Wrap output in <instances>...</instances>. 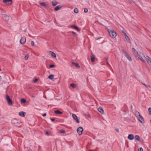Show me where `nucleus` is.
I'll return each instance as SVG.
<instances>
[{
    "instance_id": "f257e3e1",
    "label": "nucleus",
    "mask_w": 151,
    "mask_h": 151,
    "mask_svg": "<svg viewBox=\"0 0 151 151\" xmlns=\"http://www.w3.org/2000/svg\"><path fill=\"white\" fill-rule=\"evenodd\" d=\"M134 55L136 57H138L142 62L145 63V61L143 59V57H145V55L142 54L139 55L137 51L133 52Z\"/></svg>"
},
{
    "instance_id": "f03ea898",
    "label": "nucleus",
    "mask_w": 151,
    "mask_h": 151,
    "mask_svg": "<svg viewBox=\"0 0 151 151\" xmlns=\"http://www.w3.org/2000/svg\"><path fill=\"white\" fill-rule=\"evenodd\" d=\"M11 122L12 124L18 126H19L21 123L20 121L16 119H12L11 121Z\"/></svg>"
},
{
    "instance_id": "7ed1b4c3",
    "label": "nucleus",
    "mask_w": 151,
    "mask_h": 151,
    "mask_svg": "<svg viewBox=\"0 0 151 151\" xmlns=\"http://www.w3.org/2000/svg\"><path fill=\"white\" fill-rule=\"evenodd\" d=\"M108 32L109 33L110 36L113 38H114L116 37V32L113 30H108Z\"/></svg>"
},
{
    "instance_id": "20e7f679",
    "label": "nucleus",
    "mask_w": 151,
    "mask_h": 151,
    "mask_svg": "<svg viewBox=\"0 0 151 151\" xmlns=\"http://www.w3.org/2000/svg\"><path fill=\"white\" fill-rule=\"evenodd\" d=\"M123 51L126 57L129 60L131 61L132 60V59L130 55L126 51L124 50H123Z\"/></svg>"
},
{
    "instance_id": "39448f33",
    "label": "nucleus",
    "mask_w": 151,
    "mask_h": 151,
    "mask_svg": "<svg viewBox=\"0 0 151 151\" xmlns=\"http://www.w3.org/2000/svg\"><path fill=\"white\" fill-rule=\"evenodd\" d=\"M6 98L8 104L10 105H12V102L9 96L8 95H6Z\"/></svg>"
},
{
    "instance_id": "423d86ee",
    "label": "nucleus",
    "mask_w": 151,
    "mask_h": 151,
    "mask_svg": "<svg viewBox=\"0 0 151 151\" xmlns=\"http://www.w3.org/2000/svg\"><path fill=\"white\" fill-rule=\"evenodd\" d=\"M143 58H145L149 64L150 65H151V58H150L148 56H145V57H143Z\"/></svg>"
},
{
    "instance_id": "0eeeda50",
    "label": "nucleus",
    "mask_w": 151,
    "mask_h": 151,
    "mask_svg": "<svg viewBox=\"0 0 151 151\" xmlns=\"http://www.w3.org/2000/svg\"><path fill=\"white\" fill-rule=\"evenodd\" d=\"M137 120L140 122L142 124H144L145 121L143 117L141 116H140L137 117Z\"/></svg>"
},
{
    "instance_id": "6e6552de",
    "label": "nucleus",
    "mask_w": 151,
    "mask_h": 151,
    "mask_svg": "<svg viewBox=\"0 0 151 151\" xmlns=\"http://www.w3.org/2000/svg\"><path fill=\"white\" fill-rule=\"evenodd\" d=\"M72 117L77 123H79L80 122L78 119V117L76 115L74 114H72Z\"/></svg>"
},
{
    "instance_id": "1a4fd4ad",
    "label": "nucleus",
    "mask_w": 151,
    "mask_h": 151,
    "mask_svg": "<svg viewBox=\"0 0 151 151\" xmlns=\"http://www.w3.org/2000/svg\"><path fill=\"white\" fill-rule=\"evenodd\" d=\"M26 38L25 37H23L21 38L20 40V43L22 45H24L26 42Z\"/></svg>"
},
{
    "instance_id": "9d476101",
    "label": "nucleus",
    "mask_w": 151,
    "mask_h": 151,
    "mask_svg": "<svg viewBox=\"0 0 151 151\" xmlns=\"http://www.w3.org/2000/svg\"><path fill=\"white\" fill-rule=\"evenodd\" d=\"M3 2L7 4L10 5L12 3V0H3Z\"/></svg>"
},
{
    "instance_id": "9b49d317",
    "label": "nucleus",
    "mask_w": 151,
    "mask_h": 151,
    "mask_svg": "<svg viewBox=\"0 0 151 151\" xmlns=\"http://www.w3.org/2000/svg\"><path fill=\"white\" fill-rule=\"evenodd\" d=\"M48 53H50L51 56L54 58H55L56 57V54L53 52L51 51H48L47 52Z\"/></svg>"
},
{
    "instance_id": "f8f14e48",
    "label": "nucleus",
    "mask_w": 151,
    "mask_h": 151,
    "mask_svg": "<svg viewBox=\"0 0 151 151\" xmlns=\"http://www.w3.org/2000/svg\"><path fill=\"white\" fill-rule=\"evenodd\" d=\"M128 138L131 140L133 139L134 138V136L132 134H130L129 135Z\"/></svg>"
},
{
    "instance_id": "ddd939ff",
    "label": "nucleus",
    "mask_w": 151,
    "mask_h": 151,
    "mask_svg": "<svg viewBox=\"0 0 151 151\" xmlns=\"http://www.w3.org/2000/svg\"><path fill=\"white\" fill-rule=\"evenodd\" d=\"M98 110L102 114H104V111L102 107H100L98 109Z\"/></svg>"
},
{
    "instance_id": "4468645a",
    "label": "nucleus",
    "mask_w": 151,
    "mask_h": 151,
    "mask_svg": "<svg viewBox=\"0 0 151 151\" xmlns=\"http://www.w3.org/2000/svg\"><path fill=\"white\" fill-rule=\"evenodd\" d=\"M134 114L136 118L141 115L137 111H134Z\"/></svg>"
},
{
    "instance_id": "2eb2a0df",
    "label": "nucleus",
    "mask_w": 151,
    "mask_h": 151,
    "mask_svg": "<svg viewBox=\"0 0 151 151\" xmlns=\"http://www.w3.org/2000/svg\"><path fill=\"white\" fill-rule=\"evenodd\" d=\"M83 131V128L81 127H78L77 129V132H82Z\"/></svg>"
},
{
    "instance_id": "dca6fc26",
    "label": "nucleus",
    "mask_w": 151,
    "mask_h": 151,
    "mask_svg": "<svg viewBox=\"0 0 151 151\" xmlns=\"http://www.w3.org/2000/svg\"><path fill=\"white\" fill-rule=\"evenodd\" d=\"M70 27L72 28H73L76 29L78 31H79L80 30L78 28V27L75 25H72L70 26Z\"/></svg>"
},
{
    "instance_id": "f3484780",
    "label": "nucleus",
    "mask_w": 151,
    "mask_h": 151,
    "mask_svg": "<svg viewBox=\"0 0 151 151\" xmlns=\"http://www.w3.org/2000/svg\"><path fill=\"white\" fill-rule=\"evenodd\" d=\"M72 63L77 68H79L80 67V66L78 63H76L74 62H72Z\"/></svg>"
},
{
    "instance_id": "a211bd4d",
    "label": "nucleus",
    "mask_w": 151,
    "mask_h": 151,
    "mask_svg": "<svg viewBox=\"0 0 151 151\" xmlns=\"http://www.w3.org/2000/svg\"><path fill=\"white\" fill-rule=\"evenodd\" d=\"M55 113L56 114H62L63 113L58 110L55 111H54Z\"/></svg>"
},
{
    "instance_id": "6ab92c4d",
    "label": "nucleus",
    "mask_w": 151,
    "mask_h": 151,
    "mask_svg": "<svg viewBox=\"0 0 151 151\" xmlns=\"http://www.w3.org/2000/svg\"><path fill=\"white\" fill-rule=\"evenodd\" d=\"M62 7V6H56L55 8V10L56 11H57L59 10Z\"/></svg>"
},
{
    "instance_id": "aec40b11",
    "label": "nucleus",
    "mask_w": 151,
    "mask_h": 151,
    "mask_svg": "<svg viewBox=\"0 0 151 151\" xmlns=\"http://www.w3.org/2000/svg\"><path fill=\"white\" fill-rule=\"evenodd\" d=\"M24 113L23 111H21L19 112V114L22 117H24Z\"/></svg>"
},
{
    "instance_id": "412c9836",
    "label": "nucleus",
    "mask_w": 151,
    "mask_h": 151,
    "mask_svg": "<svg viewBox=\"0 0 151 151\" xmlns=\"http://www.w3.org/2000/svg\"><path fill=\"white\" fill-rule=\"evenodd\" d=\"M125 39L127 40V42H130V40L129 37L127 36V35L125 36Z\"/></svg>"
},
{
    "instance_id": "4be33fe9",
    "label": "nucleus",
    "mask_w": 151,
    "mask_h": 151,
    "mask_svg": "<svg viewBox=\"0 0 151 151\" xmlns=\"http://www.w3.org/2000/svg\"><path fill=\"white\" fill-rule=\"evenodd\" d=\"M48 78H49V79H50L52 80V79H53L54 78V76L53 75L51 74V75H49L48 76Z\"/></svg>"
},
{
    "instance_id": "5701e85b",
    "label": "nucleus",
    "mask_w": 151,
    "mask_h": 151,
    "mask_svg": "<svg viewBox=\"0 0 151 151\" xmlns=\"http://www.w3.org/2000/svg\"><path fill=\"white\" fill-rule=\"evenodd\" d=\"M58 3L56 1L54 0L52 1V5L53 6H55Z\"/></svg>"
},
{
    "instance_id": "b1692460",
    "label": "nucleus",
    "mask_w": 151,
    "mask_h": 151,
    "mask_svg": "<svg viewBox=\"0 0 151 151\" xmlns=\"http://www.w3.org/2000/svg\"><path fill=\"white\" fill-rule=\"evenodd\" d=\"M4 17H5V20L6 21H8L9 20V16L6 15V16H4Z\"/></svg>"
},
{
    "instance_id": "393cba45",
    "label": "nucleus",
    "mask_w": 151,
    "mask_h": 151,
    "mask_svg": "<svg viewBox=\"0 0 151 151\" xmlns=\"http://www.w3.org/2000/svg\"><path fill=\"white\" fill-rule=\"evenodd\" d=\"M135 138L136 140L138 141H139V137L138 135H136L135 137Z\"/></svg>"
},
{
    "instance_id": "a878e982",
    "label": "nucleus",
    "mask_w": 151,
    "mask_h": 151,
    "mask_svg": "<svg viewBox=\"0 0 151 151\" xmlns=\"http://www.w3.org/2000/svg\"><path fill=\"white\" fill-rule=\"evenodd\" d=\"M21 102L24 104H25L26 102V101L25 99H21Z\"/></svg>"
},
{
    "instance_id": "bb28decb",
    "label": "nucleus",
    "mask_w": 151,
    "mask_h": 151,
    "mask_svg": "<svg viewBox=\"0 0 151 151\" xmlns=\"http://www.w3.org/2000/svg\"><path fill=\"white\" fill-rule=\"evenodd\" d=\"M40 5L42 6H46V3L44 2H41L40 4Z\"/></svg>"
},
{
    "instance_id": "cd10ccee",
    "label": "nucleus",
    "mask_w": 151,
    "mask_h": 151,
    "mask_svg": "<svg viewBox=\"0 0 151 151\" xmlns=\"http://www.w3.org/2000/svg\"><path fill=\"white\" fill-rule=\"evenodd\" d=\"M70 86L72 87L73 88H75L76 87V85L73 83L71 84H70Z\"/></svg>"
},
{
    "instance_id": "c85d7f7f",
    "label": "nucleus",
    "mask_w": 151,
    "mask_h": 151,
    "mask_svg": "<svg viewBox=\"0 0 151 151\" xmlns=\"http://www.w3.org/2000/svg\"><path fill=\"white\" fill-rule=\"evenodd\" d=\"M29 55L28 54L26 55L24 57V59L25 60H27L28 58H29Z\"/></svg>"
},
{
    "instance_id": "c756f323",
    "label": "nucleus",
    "mask_w": 151,
    "mask_h": 151,
    "mask_svg": "<svg viewBox=\"0 0 151 151\" xmlns=\"http://www.w3.org/2000/svg\"><path fill=\"white\" fill-rule=\"evenodd\" d=\"M74 12L75 13H77L78 12V9L76 8L74 9Z\"/></svg>"
},
{
    "instance_id": "7c9ffc66",
    "label": "nucleus",
    "mask_w": 151,
    "mask_h": 151,
    "mask_svg": "<svg viewBox=\"0 0 151 151\" xmlns=\"http://www.w3.org/2000/svg\"><path fill=\"white\" fill-rule=\"evenodd\" d=\"M95 58L94 57L91 56V60L92 62L94 61Z\"/></svg>"
},
{
    "instance_id": "2f4dec72",
    "label": "nucleus",
    "mask_w": 151,
    "mask_h": 151,
    "mask_svg": "<svg viewBox=\"0 0 151 151\" xmlns=\"http://www.w3.org/2000/svg\"><path fill=\"white\" fill-rule=\"evenodd\" d=\"M143 84L146 87H147V88H150V86L149 85H146V84H145V83H143Z\"/></svg>"
},
{
    "instance_id": "473e14b6",
    "label": "nucleus",
    "mask_w": 151,
    "mask_h": 151,
    "mask_svg": "<svg viewBox=\"0 0 151 151\" xmlns=\"http://www.w3.org/2000/svg\"><path fill=\"white\" fill-rule=\"evenodd\" d=\"M149 114L151 115V108H149L148 109Z\"/></svg>"
},
{
    "instance_id": "72a5a7b5",
    "label": "nucleus",
    "mask_w": 151,
    "mask_h": 151,
    "mask_svg": "<svg viewBox=\"0 0 151 151\" xmlns=\"http://www.w3.org/2000/svg\"><path fill=\"white\" fill-rule=\"evenodd\" d=\"M72 33L75 36L77 37L78 36V35L76 32L73 31H72Z\"/></svg>"
},
{
    "instance_id": "f704fd0d",
    "label": "nucleus",
    "mask_w": 151,
    "mask_h": 151,
    "mask_svg": "<svg viewBox=\"0 0 151 151\" xmlns=\"http://www.w3.org/2000/svg\"><path fill=\"white\" fill-rule=\"evenodd\" d=\"M45 135L47 136L51 135V133H45Z\"/></svg>"
},
{
    "instance_id": "c9c22d12",
    "label": "nucleus",
    "mask_w": 151,
    "mask_h": 151,
    "mask_svg": "<svg viewBox=\"0 0 151 151\" xmlns=\"http://www.w3.org/2000/svg\"><path fill=\"white\" fill-rule=\"evenodd\" d=\"M38 79L37 78H36L34 80V82L35 83H36V82H37V81H38Z\"/></svg>"
},
{
    "instance_id": "e433bc0d",
    "label": "nucleus",
    "mask_w": 151,
    "mask_h": 151,
    "mask_svg": "<svg viewBox=\"0 0 151 151\" xmlns=\"http://www.w3.org/2000/svg\"><path fill=\"white\" fill-rule=\"evenodd\" d=\"M31 44L32 46H34V45L35 44H34V41H31Z\"/></svg>"
},
{
    "instance_id": "4c0bfd02",
    "label": "nucleus",
    "mask_w": 151,
    "mask_h": 151,
    "mask_svg": "<svg viewBox=\"0 0 151 151\" xmlns=\"http://www.w3.org/2000/svg\"><path fill=\"white\" fill-rule=\"evenodd\" d=\"M55 66L54 65H51L50 66V68H52L54 67Z\"/></svg>"
},
{
    "instance_id": "58836bf2",
    "label": "nucleus",
    "mask_w": 151,
    "mask_h": 151,
    "mask_svg": "<svg viewBox=\"0 0 151 151\" xmlns=\"http://www.w3.org/2000/svg\"><path fill=\"white\" fill-rule=\"evenodd\" d=\"M88 11V10L87 9L85 8L84 9V12L85 13H87Z\"/></svg>"
},
{
    "instance_id": "ea45409f",
    "label": "nucleus",
    "mask_w": 151,
    "mask_h": 151,
    "mask_svg": "<svg viewBox=\"0 0 151 151\" xmlns=\"http://www.w3.org/2000/svg\"><path fill=\"white\" fill-rule=\"evenodd\" d=\"M60 132H65V131L63 129H61L60 130Z\"/></svg>"
},
{
    "instance_id": "a19ab883",
    "label": "nucleus",
    "mask_w": 151,
    "mask_h": 151,
    "mask_svg": "<svg viewBox=\"0 0 151 151\" xmlns=\"http://www.w3.org/2000/svg\"><path fill=\"white\" fill-rule=\"evenodd\" d=\"M138 151H143V149L142 147L140 148L139 150Z\"/></svg>"
},
{
    "instance_id": "79ce46f5",
    "label": "nucleus",
    "mask_w": 151,
    "mask_h": 151,
    "mask_svg": "<svg viewBox=\"0 0 151 151\" xmlns=\"http://www.w3.org/2000/svg\"><path fill=\"white\" fill-rule=\"evenodd\" d=\"M132 51L133 52H135V51H136V50L133 47L132 48Z\"/></svg>"
},
{
    "instance_id": "37998d69",
    "label": "nucleus",
    "mask_w": 151,
    "mask_h": 151,
    "mask_svg": "<svg viewBox=\"0 0 151 151\" xmlns=\"http://www.w3.org/2000/svg\"><path fill=\"white\" fill-rule=\"evenodd\" d=\"M46 113H44L43 114H42V116L44 117L45 116H46Z\"/></svg>"
},
{
    "instance_id": "c03bdc74",
    "label": "nucleus",
    "mask_w": 151,
    "mask_h": 151,
    "mask_svg": "<svg viewBox=\"0 0 151 151\" xmlns=\"http://www.w3.org/2000/svg\"><path fill=\"white\" fill-rule=\"evenodd\" d=\"M122 32L124 35V36H125L126 35H127L126 33L124 32V31H122Z\"/></svg>"
},
{
    "instance_id": "a18cd8bd",
    "label": "nucleus",
    "mask_w": 151,
    "mask_h": 151,
    "mask_svg": "<svg viewBox=\"0 0 151 151\" xmlns=\"http://www.w3.org/2000/svg\"><path fill=\"white\" fill-rule=\"evenodd\" d=\"M115 130L116 131V132H118L119 131V130L118 129V128L115 129Z\"/></svg>"
},
{
    "instance_id": "49530a36",
    "label": "nucleus",
    "mask_w": 151,
    "mask_h": 151,
    "mask_svg": "<svg viewBox=\"0 0 151 151\" xmlns=\"http://www.w3.org/2000/svg\"><path fill=\"white\" fill-rule=\"evenodd\" d=\"M51 120L52 122H54L55 121V119L54 118H52L51 119Z\"/></svg>"
},
{
    "instance_id": "de8ad7c7",
    "label": "nucleus",
    "mask_w": 151,
    "mask_h": 151,
    "mask_svg": "<svg viewBox=\"0 0 151 151\" xmlns=\"http://www.w3.org/2000/svg\"><path fill=\"white\" fill-rule=\"evenodd\" d=\"M40 149V146H39V149H38V151H41Z\"/></svg>"
},
{
    "instance_id": "09e8293b",
    "label": "nucleus",
    "mask_w": 151,
    "mask_h": 151,
    "mask_svg": "<svg viewBox=\"0 0 151 151\" xmlns=\"http://www.w3.org/2000/svg\"><path fill=\"white\" fill-rule=\"evenodd\" d=\"M28 151H31V149L30 148H29L27 150Z\"/></svg>"
},
{
    "instance_id": "8fccbe9b",
    "label": "nucleus",
    "mask_w": 151,
    "mask_h": 151,
    "mask_svg": "<svg viewBox=\"0 0 151 151\" xmlns=\"http://www.w3.org/2000/svg\"><path fill=\"white\" fill-rule=\"evenodd\" d=\"M79 135H80L82 134V133H78Z\"/></svg>"
},
{
    "instance_id": "3c124183",
    "label": "nucleus",
    "mask_w": 151,
    "mask_h": 151,
    "mask_svg": "<svg viewBox=\"0 0 151 151\" xmlns=\"http://www.w3.org/2000/svg\"><path fill=\"white\" fill-rule=\"evenodd\" d=\"M132 107H132V105H131V110H132Z\"/></svg>"
},
{
    "instance_id": "603ef678",
    "label": "nucleus",
    "mask_w": 151,
    "mask_h": 151,
    "mask_svg": "<svg viewBox=\"0 0 151 151\" xmlns=\"http://www.w3.org/2000/svg\"><path fill=\"white\" fill-rule=\"evenodd\" d=\"M87 116L88 117H91V116H90V114H88V115H87Z\"/></svg>"
},
{
    "instance_id": "864d4df0",
    "label": "nucleus",
    "mask_w": 151,
    "mask_h": 151,
    "mask_svg": "<svg viewBox=\"0 0 151 151\" xmlns=\"http://www.w3.org/2000/svg\"><path fill=\"white\" fill-rule=\"evenodd\" d=\"M106 63H107V64H108V65H110L108 61H106Z\"/></svg>"
},
{
    "instance_id": "5fc2aeb1",
    "label": "nucleus",
    "mask_w": 151,
    "mask_h": 151,
    "mask_svg": "<svg viewBox=\"0 0 151 151\" xmlns=\"http://www.w3.org/2000/svg\"><path fill=\"white\" fill-rule=\"evenodd\" d=\"M1 76H0V81H1Z\"/></svg>"
},
{
    "instance_id": "6e6d98bb",
    "label": "nucleus",
    "mask_w": 151,
    "mask_h": 151,
    "mask_svg": "<svg viewBox=\"0 0 151 151\" xmlns=\"http://www.w3.org/2000/svg\"><path fill=\"white\" fill-rule=\"evenodd\" d=\"M89 151H93L92 150H90Z\"/></svg>"
},
{
    "instance_id": "4d7b16f0",
    "label": "nucleus",
    "mask_w": 151,
    "mask_h": 151,
    "mask_svg": "<svg viewBox=\"0 0 151 151\" xmlns=\"http://www.w3.org/2000/svg\"><path fill=\"white\" fill-rule=\"evenodd\" d=\"M108 58H107L106 59V61H107V60H108Z\"/></svg>"
},
{
    "instance_id": "13d9d810",
    "label": "nucleus",
    "mask_w": 151,
    "mask_h": 151,
    "mask_svg": "<svg viewBox=\"0 0 151 151\" xmlns=\"http://www.w3.org/2000/svg\"><path fill=\"white\" fill-rule=\"evenodd\" d=\"M29 37H31V36L30 35V34H29Z\"/></svg>"
},
{
    "instance_id": "bf43d9fd",
    "label": "nucleus",
    "mask_w": 151,
    "mask_h": 151,
    "mask_svg": "<svg viewBox=\"0 0 151 151\" xmlns=\"http://www.w3.org/2000/svg\"><path fill=\"white\" fill-rule=\"evenodd\" d=\"M46 132H48V131H46Z\"/></svg>"
}]
</instances>
